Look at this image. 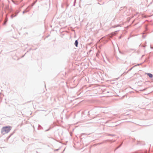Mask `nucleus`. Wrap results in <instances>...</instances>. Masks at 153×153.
I'll use <instances>...</instances> for the list:
<instances>
[{
	"instance_id": "1",
	"label": "nucleus",
	"mask_w": 153,
	"mask_h": 153,
	"mask_svg": "<svg viewBox=\"0 0 153 153\" xmlns=\"http://www.w3.org/2000/svg\"><path fill=\"white\" fill-rule=\"evenodd\" d=\"M11 129V127L10 126L4 127L1 129V132L3 134L8 133Z\"/></svg>"
},
{
	"instance_id": "2",
	"label": "nucleus",
	"mask_w": 153,
	"mask_h": 153,
	"mask_svg": "<svg viewBox=\"0 0 153 153\" xmlns=\"http://www.w3.org/2000/svg\"><path fill=\"white\" fill-rule=\"evenodd\" d=\"M146 74L149 76V77H150V78L153 77L152 74L150 73H147Z\"/></svg>"
},
{
	"instance_id": "3",
	"label": "nucleus",
	"mask_w": 153,
	"mask_h": 153,
	"mask_svg": "<svg viewBox=\"0 0 153 153\" xmlns=\"http://www.w3.org/2000/svg\"><path fill=\"white\" fill-rule=\"evenodd\" d=\"M78 41L77 40H76L75 42V45L76 47H77L78 46Z\"/></svg>"
}]
</instances>
